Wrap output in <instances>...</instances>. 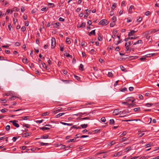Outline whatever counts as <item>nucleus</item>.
I'll list each match as a JSON object with an SVG mask.
<instances>
[{"label": "nucleus", "mask_w": 159, "mask_h": 159, "mask_svg": "<svg viewBox=\"0 0 159 159\" xmlns=\"http://www.w3.org/2000/svg\"><path fill=\"white\" fill-rule=\"evenodd\" d=\"M150 12L149 11H148L145 12V15L146 16H148L150 14Z\"/></svg>", "instance_id": "46"}, {"label": "nucleus", "mask_w": 159, "mask_h": 159, "mask_svg": "<svg viewBox=\"0 0 159 159\" xmlns=\"http://www.w3.org/2000/svg\"><path fill=\"white\" fill-rule=\"evenodd\" d=\"M82 56L83 57L85 58L86 57V53L85 52H82Z\"/></svg>", "instance_id": "52"}, {"label": "nucleus", "mask_w": 159, "mask_h": 159, "mask_svg": "<svg viewBox=\"0 0 159 159\" xmlns=\"http://www.w3.org/2000/svg\"><path fill=\"white\" fill-rule=\"evenodd\" d=\"M127 133V132L126 131H124L122 134L121 135V137H122L124 135H125Z\"/></svg>", "instance_id": "45"}, {"label": "nucleus", "mask_w": 159, "mask_h": 159, "mask_svg": "<svg viewBox=\"0 0 159 159\" xmlns=\"http://www.w3.org/2000/svg\"><path fill=\"white\" fill-rule=\"evenodd\" d=\"M134 111L136 112V111H140V107H137L135 108L134 109Z\"/></svg>", "instance_id": "28"}, {"label": "nucleus", "mask_w": 159, "mask_h": 159, "mask_svg": "<svg viewBox=\"0 0 159 159\" xmlns=\"http://www.w3.org/2000/svg\"><path fill=\"white\" fill-rule=\"evenodd\" d=\"M40 129H41L43 131H44L45 130H48L49 129V128L48 127H45L40 128Z\"/></svg>", "instance_id": "20"}, {"label": "nucleus", "mask_w": 159, "mask_h": 159, "mask_svg": "<svg viewBox=\"0 0 159 159\" xmlns=\"http://www.w3.org/2000/svg\"><path fill=\"white\" fill-rule=\"evenodd\" d=\"M121 112V111H119L118 109H115L113 112V114L114 115L116 116L118 115L119 114H120Z\"/></svg>", "instance_id": "4"}, {"label": "nucleus", "mask_w": 159, "mask_h": 159, "mask_svg": "<svg viewBox=\"0 0 159 159\" xmlns=\"http://www.w3.org/2000/svg\"><path fill=\"white\" fill-rule=\"evenodd\" d=\"M100 129H95L93 131V134H96L100 132Z\"/></svg>", "instance_id": "17"}, {"label": "nucleus", "mask_w": 159, "mask_h": 159, "mask_svg": "<svg viewBox=\"0 0 159 159\" xmlns=\"http://www.w3.org/2000/svg\"><path fill=\"white\" fill-rule=\"evenodd\" d=\"M95 30H92L89 34V35H90L91 34L95 35Z\"/></svg>", "instance_id": "29"}, {"label": "nucleus", "mask_w": 159, "mask_h": 159, "mask_svg": "<svg viewBox=\"0 0 159 159\" xmlns=\"http://www.w3.org/2000/svg\"><path fill=\"white\" fill-rule=\"evenodd\" d=\"M10 127L9 125H7L5 129L7 130L8 131L10 130Z\"/></svg>", "instance_id": "40"}, {"label": "nucleus", "mask_w": 159, "mask_h": 159, "mask_svg": "<svg viewBox=\"0 0 159 159\" xmlns=\"http://www.w3.org/2000/svg\"><path fill=\"white\" fill-rule=\"evenodd\" d=\"M114 121L113 119H111L110 120L109 124L110 125H112L114 123Z\"/></svg>", "instance_id": "27"}, {"label": "nucleus", "mask_w": 159, "mask_h": 159, "mask_svg": "<svg viewBox=\"0 0 159 159\" xmlns=\"http://www.w3.org/2000/svg\"><path fill=\"white\" fill-rule=\"evenodd\" d=\"M5 51V53L7 54H9L10 53V50H6Z\"/></svg>", "instance_id": "59"}, {"label": "nucleus", "mask_w": 159, "mask_h": 159, "mask_svg": "<svg viewBox=\"0 0 159 159\" xmlns=\"http://www.w3.org/2000/svg\"><path fill=\"white\" fill-rule=\"evenodd\" d=\"M24 127H25L27 128H29L30 126V125L28 124H24L23 125Z\"/></svg>", "instance_id": "34"}, {"label": "nucleus", "mask_w": 159, "mask_h": 159, "mask_svg": "<svg viewBox=\"0 0 159 159\" xmlns=\"http://www.w3.org/2000/svg\"><path fill=\"white\" fill-rule=\"evenodd\" d=\"M61 123L64 125H67L68 126H71L72 125L71 124L67 123L65 122H61Z\"/></svg>", "instance_id": "30"}, {"label": "nucleus", "mask_w": 159, "mask_h": 159, "mask_svg": "<svg viewBox=\"0 0 159 159\" xmlns=\"http://www.w3.org/2000/svg\"><path fill=\"white\" fill-rule=\"evenodd\" d=\"M60 23L59 22H56L54 24V26L53 27L56 28H57L59 26Z\"/></svg>", "instance_id": "15"}, {"label": "nucleus", "mask_w": 159, "mask_h": 159, "mask_svg": "<svg viewBox=\"0 0 159 159\" xmlns=\"http://www.w3.org/2000/svg\"><path fill=\"white\" fill-rule=\"evenodd\" d=\"M98 39L99 41H102V37L101 36H99L98 37Z\"/></svg>", "instance_id": "60"}, {"label": "nucleus", "mask_w": 159, "mask_h": 159, "mask_svg": "<svg viewBox=\"0 0 159 159\" xmlns=\"http://www.w3.org/2000/svg\"><path fill=\"white\" fill-rule=\"evenodd\" d=\"M62 71L63 73L65 75H66L67 73V71L66 70H63Z\"/></svg>", "instance_id": "64"}, {"label": "nucleus", "mask_w": 159, "mask_h": 159, "mask_svg": "<svg viewBox=\"0 0 159 159\" xmlns=\"http://www.w3.org/2000/svg\"><path fill=\"white\" fill-rule=\"evenodd\" d=\"M85 26V23L82 22L80 26H78V28H84Z\"/></svg>", "instance_id": "12"}, {"label": "nucleus", "mask_w": 159, "mask_h": 159, "mask_svg": "<svg viewBox=\"0 0 159 159\" xmlns=\"http://www.w3.org/2000/svg\"><path fill=\"white\" fill-rule=\"evenodd\" d=\"M108 76L109 77H112L113 75L111 72H108L107 74Z\"/></svg>", "instance_id": "35"}, {"label": "nucleus", "mask_w": 159, "mask_h": 159, "mask_svg": "<svg viewBox=\"0 0 159 159\" xmlns=\"http://www.w3.org/2000/svg\"><path fill=\"white\" fill-rule=\"evenodd\" d=\"M112 20L113 21V22H115L116 20V17L115 16H113L112 18Z\"/></svg>", "instance_id": "41"}, {"label": "nucleus", "mask_w": 159, "mask_h": 159, "mask_svg": "<svg viewBox=\"0 0 159 159\" xmlns=\"http://www.w3.org/2000/svg\"><path fill=\"white\" fill-rule=\"evenodd\" d=\"M66 43L69 44H70L71 43L70 38L68 37L66 38Z\"/></svg>", "instance_id": "19"}, {"label": "nucleus", "mask_w": 159, "mask_h": 159, "mask_svg": "<svg viewBox=\"0 0 159 159\" xmlns=\"http://www.w3.org/2000/svg\"><path fill=\"white\" fill-rule=\"evenodd\" d=\"M60 50L61 51H63V49L64 46L63 45H60Z\"/></svg>", "instance_id": "47"}, {"label": "nucleus", "mask_w": 159, "mask_h": 159, "mask_svg": "<svg viewBox=\"0 0 159 159\" xmlns=\"http://www.w3.org/2000/svg\"><path fill=\"white\" fill-rule=\"evenodd\" d=\"M131 147H127V148H126V149H125V152H128L129 151V150H131Z\"/></svg>", "instance_id": "24"}, {"label": "nucleus", "mask_w": 159, "mask_h": 159, "mask_svg": "<svg viewBox=\"0 0 159 159\" xmlns=\"http://www.w3.org/2000/svg\"><path fill=\"white\" fill-rule=\"evenodd\" d=\"M16 98V96H12V97L10 98L9 99L11 100H14Z\"/></svg>", "instance_id": "55"}, {"label": "nucleus", "mask_w": 159, "mask_h": 159, "mask_svg": "<svg viewBox=\"0 0 159 159\" xmlns=\"http://www.w3.org/2000/svg\"><path fill=\"white\" fill-rule=\"evenodd\" d=\"M115 25V22H113L111 23L110 24V26L111 27H113Z\"/></svg>", "instance_id": "37"}, {"label": "nucleus", "mask_w": 159, "mask_h": 159, "mask_svg": "<svg viewBox=\"0 0 159 159\" xmlns=\"http://www.w3.org/2000/svg\"><path fill=\"white\" fill-rule=\"evenodd\" d=\"M142 41L141 40H139L134 43V45L139 43H142Z\"/></svg>", "instance_id": "18"}, {"label": "nucleus", "mask_w": 159, "mask_h": 159, "mask_svg": "<svg viewBox=\"0 0 159 159\" xmlns=\"http://www.w3.org/2000/svg\"><path fill=\"white\" fill-rule=\"evenodd\" d=\"M22 61L25 64H27L29 62V61L25 57L22 59Z\"/></svg>", "instance_id": "11"}, {"label": "nucleus", "mask_w": 159, "mask_h": 159, "mask_svg": "<svg viewBox=\"0 0 159 159\" xmlns=\"http://www.w3.org/2000/svg\"><path fill=\"white\" fill-rule=\"evenodd\" d=\"M128 47L129 45H127V47L126 48V51H129V52H130L131 51V49H129Z\"/></svg>", "instance_id": "50"}, {"label": "nucleus", "mask_w": 159, "mask_h": 159, "mask_svg": "<svg viewBox=\"0 0 159 159\" xmlns=\"http://www.w3.org/2000/svg\"><path fill=\"white\" fill-rule=\"evenodd\" d=\"M20 45V43L18 42H16L15 44V45L17 46H19Z\"/></svg>", "instance_id": "56"}, {"label": "nucleus", "mask_w": 159, "mask_h": 159, "mask_svg": "<svg viewBox=\"0 0 159 159\" xmlns=\"http://www.w3.org/2000/svg\"><path fill=\"white\" fill-rule=\"evenodd\" d=\"M7 109L6 108L2 109L1 110V111L2 112L4 113L6 112L7 111Z\"/></svg>", "instance_id": "44"}, {"label": "nucleus", "mask_w": 159, "mask_h": 159, "mask_svg": "<svg viewBox=\"0 0 159 159\" xmlns=\"http://www.w3.org/2000/svg\"><path fill=\"white\" fill-rule=\"evenodd\" d=\"M126 139H127V138H126V137H124L121 139V142H124V141H125L126 140Z\"/></svg>", "instance_id": "51"}, {"label": "nucleus", "mask_w": 159, "mask_h": 159, "mask_svg": "<svg viewBox=\"0 0 159 159\" xmlns=\"http://www.w3.org/2000/svg\"><path fill=\"white\" fill-rule=\"evenodd\" d=\"M31 134L30 133H26L23 134V137H27L30 136Z\"/></svg>", "instance_id": "9"}, {"label": "nucleus", "mask_w": 159, "mask_h": 159, "mask_svg": "<svg viewBox=\"0 0 159 159\" xmlns=\"http://www.w3.org/2000/svg\"><path fill=\"white\" fill-rule=\"evenodd\" d=\"M56 42L55 38H52V48H54L56 46Z\"/></svg>", "instance_id": "2"}, {"label": "nucleus", "mask_w": 159, "mask_h": 159, "mask_svg": "<svg viewBox=\"0 0 159 159\" xmlns=\"http://www.w3.org/2000/svg\"><path fill=\"white\" fill-rule=\"evenodd\" d=\"M135 100V99H134L133 98H128L127 99V101L128 102H133Z\"/></svg>", "instance_id": "16"}, {"label": "nucleus", "mask_w": 159, "mask_h": 159, "mask_svg": "<svg viewBox=\"0 0 159 159\" xmlns=\"http://www.w3.org/2000/svg\"><path fill=\"white\" fill-rule=\"evenodd\" d=\"M94 50L93 49H92L90 51V53L91 54H94Z\"/></svg>", "instance_id": "58"}, {"label": "nucleus", "mask_w": 159, "mask_h": 159, "mask_svg": "<svg viewBox=\"0 0 159 159\" xmlns=\"http://www.w3.org/2000/svg\"><path fill=\"white\" fill-rule=\"evenodd\" d=\"M115 143V142L114 141L110 142L108 144V145L111 146Z\"/></svg>", "instance_id": "31"}, {"label": "nucleus", "mask_w": 159, "mask_h": 159, "mask_svg": "<svg viewBox=\"0 0 159 159\" xmlns=\"http://www.w3.org/2000/svg\"><path fill=\"white\" fill-rule=\"evenodd\" d=\"M49 114V113L48 112H45L42 114L43 116H46L48 115Z\"/></svg>", "instance_id": "42"}, {"label": "nucleus", "mask_w": 159, "mask_h": 159, "mask_svg": "<svg viewBox=\"0 0 159 159\" xmlns=\"http://www.w3.org/2000/svg\"><path fill=\"white\" fill-rule=\"evenodd\" d=\"M153 105V104L152 103H147L145 104V106L148 107H151Z\"/></svg>", "instance_id": "33"}, {"label": "nucleus", "mask_w": 159, "mask_h": 159, "mask_svg": "<svg viewBox=\"0 0 159 159\" xmlns=\"http://www.w3.org/2000/svg\"><path fill=\"white\" fill-rule=\"evenodd\" d=\"M138 57L137 56H129L128 58L130 59L131 60H133L136 59Z\"/></svg>", "instance_id": "13"}, {"label": "nucleus", "mask_w": 159, "mask_h": 159, "mask_svg": "<svg viewBox=\"0 0 159 159\" xmlns=\"http://www.w3.org/2000/svg\"><path fill=\"white\" fill-rule=\"evenodd\" d=\"M80 126L82 127V128H85L88 126V125L87 124H83L81 125Z\"/></svg>", "instance_id": "23"}, {"label": "nucleus", "mask_w": 159, "mask_h": 159, "mask_svg": "<svg viewBox=\"0 0 159 159\" xmlns=\"http://www.w3.org/2000/svg\"><path fill=\"white\" fill-rule=\"evenodd\" d=\"M42 65L43 67V68H45L47 67V66L46 65L45 63L43 62V63H42Z\"/></svg>", "instance_id": "62"}, {"label": "nucleus", "mask_w": 159, "mask_h": 159, "mask_svg": "<svg viewBox=\"0 0 159 159\" xmlns=\"http://www.w3.org/2000/svg\"><path fill=\"white\" fill-rule=\"evenodd\" d=\"M134 8V6L133 5H131L129 8V12L131 13L132 12V11H131L132 9Z\"/></svg>", "instance_id": "26"}, {"label": "nucleus", "mask_w": 159, "mask_h": 159, "mask_svg": "<svg viewBox=\"0 0 159 159\" xmlns=\"http://www.w3.org/2000/svg\"><path fill=\"white\" fill-rule=\"evenodd\" d=\"M61 81H62L63 82H65V83H66V84H68V83H69V82L70 80H61Z\"/></svg>", "instance_id": "39"}, {"label": "nucleus", "mask_w": 159, "mask_h": 159, "mask_svg": "<svg viewBox=\"0 0 159 159\" xmlns=\"http://www.w3.org/2000/svg\"><path fill=\"white\" fill-rule=\"evenodd\" d=\"M127 113V111H125L124 110L123 111H121V112L120 113V117H123L125 116L124 115L126 114Z\"/></svg>", "instance_id": "5"}, {"label": "nucleus", "mask_w": 159, "mask_h": 159, "mask_svg": "<svg viewBox=\"0 0 159 159\" xmlns=\"http://www.w3.org/2000/svg\"><path fill=\"white\" fill-rule=\"evenodd\" d=\"M30 118V116H25L22 117L21 118L22 119L21 120H29Z\"/></svg>", "instance_id": "7"}, {"label": "nucleus", "mask_w": 159, "mask_h": 159, "mask_svg": "<svg viewBox=\"0 0 159 159\" xmlns=\"http://www.w3.org/2000/svg\"><path fill=\"white\" fill-rule=\"evenodd\" d=\"M85 43L84 41H82L81 42L80 45L82 46H85Z\"/></svg>", "instance_id": "54"}, {"label": "nucleus", "mask_w": 159, "mask_h": 159, "mask_svg": "<svg viewBox=\"0 0 159 159\" xmlns=\"http://www.w3.org/2000/svg\"><path fill=\"white\" fill-rule=\"evenodd\" d=\"M108 24L107 20L106 19H103L101 20L99 22V24L100 25H107Z\"/></svg>", "instance_id": "1"}, {"label": "nucleus", "mask_w": 159, "mask_h": 159, "mask_svg": "<svg viewBox=\"0 0 159 159\" xmlns=\"http://www.w3.org/2000/svg\"><path fill=\"white\" fill-rule=\"evenodd\" d=\"M136 104H134V103H130V104H129H129H128V106L129 107H133L134 105H135Z\"/></svg>", "instance_id": "48"}, {"label": "nucleus", "mask_w": 159, "mask_h": 159, "mask_svg": "<svg viewBox=\"0 0 159 159\" xmlns=\"http://www.w3.org/2000/svg\"><path fill=\"white\" fill-rule=\"evenodd\" d=\"M139 98L140 99L142 100L143 99V96L141 94L139 95Z\"/></svg>", "instance_id": "61"}, {"label": "nucleus", "mask_w": 159, "mask_h": 159, "mask_svg": "<svg viewBox=\"0 0 159 159\" xmlns=\"http://www.w3.org/2000/svg\"><path fill=\"white\" fill-rule=\"evenodd\" d=\"M47 8L46 7H43L41 9V11H45L47 10Z\"/></svg>", "instance_id": "57"}, {"label": "nucleus", "mask_w": 159, "mask_h": 159, "mask_svg": "<svg viewBox=\"0 0 159 159\" xmlns=\"http://www.w3.org/2000/svg\"><path fill=\"white\" fill-rule=\"evenodd\" d=\"M137 38V37H136L135 36H134V37H128V38H127L126 39H124V41H126V42H127L129 39H135Z\"/></svg>", "instance_id": "8"}, {"label": "nucleus", "mask_w": 159, "mask_h": 159, "mask_svg": "<svg viewBox=\"0 0 159 159\" xmlns=\"http://www.w3.org/2000/svg\"><path fill=\"white\" fill-rule=\"evenodd\" d=\"M158 31H159V29H158L157 30H156V29H153L152 30V31H151V33H155Z\"/></svg>", "instance_id": "36"}, {"label": "nucleus", "mask_w": 159, "mask_h": 159, "mask_svg": "<svg viewBox=\"0 0 159 159\" xmlns=\"http://www.w3.org/2000/svg\"><path fill=\"white\" fill-rule=\"evenodd\" d=\"M116 4L115 3H113L111 8V10H113L115 9V8H116Z\"/></svg>", "instance_id": "32"}, {"label": "nucleus", "mask_w": 159, "mask_h": 159, "mask_svg": "<svg viewBox=\"0 0 159 159\" xmlns=\"http://www.w3.org/2000/svg\"><path fill=\"white\" fill-rule=\"evenodd\" d=\"M101 120L103 122H105L106 121V119L105 117H102L101 119Z\"/></svg>", "instance_id": "43"}, {"label": "nucleus", "mask_w": 159, "mask_h": 159, "mask_svg": "<svg viewBox=\"0 0 159 159\" xmlns=\"http://www.w3.org/2000/svg\"><path fill=\"white\" fill-rule=\"evenodd\" d=\"M23 19L25 20H26L27 19V16L26 15H24L23 16Z\"/></svg>", "instance_id": "53"}, {"label": "nucleus", "mask_w": 159, "mask_h": 159, "mask_svg": "<svg viewBox=\"0 0 159 159\" xmlns=\"http://www.w3.org/2000/svg\"><path fill=\"white\" fill-rule=\"evenodd\" d=\"M26 30V28L25 26H23L21 28V30L23 32H24Z\"/></svg>", "instance_id": "49"}, {"label": "nucleus", "mask_w": 159, "mask_h": 159, "mask_svg": "<svg viewBox=\"0 0 159 159\" xmlns=\"http://www.w3.org/2000/svg\"><path fill=\"white\" fill-rule=\"evenodd\" d=\"M12 27V26L11 25V24H9V25H8V27L9 29V30H10V31H11V28Z\"/></svg>", "instance_id": "63"}, {"label": "nucleus", "mask_w": 159, "mask_h": 159, "mask_svg": "<svg viewBox=\"0 0 159 159\" xmlns=\"http://www.w3.org/2000/svg\"><path fill=\"white\" fill-rule=\"evenodd\" d=\"M49 136L48 135H45L42 136L40 137L41 139H47L48 138Z\"/></svg>", "instance_id": "14"}, {"label": "nucleus", "mask_w": 159, "mask_h": 159, "mask_svg": "<svg viewBox=\"0 0 159 159\" xmlns=\"http://www.w3.org/2000/svg\"><path fill=\"white\" fill-rule=\"evenodd\" d=\"M39 143H40V145L41 146L48 145V143H44L42 142H39Z\"/></svg>", "instance_id": "25"}, {"label": "nucleus", "mask_w": 159, "mask_h": 159, "mask_svg": "<svg viewBox=\"0 0 159 159\" xmlns=\"http://www.w3.org/2000/svg\"><path fill=\"white\" fill-rule=\"evenodd\" d=\"M79 69L81 71H83L84 70V66L82 64L80 65Z\"/></svg>", "instance_id": "22"}, {"label": "nucleus", "mask_w": 159, "mask_h": 159, "mask_svg": "<svg viewBox=\"0 0 159 159\" xmlns=\"http://www.w3.org/2000/svg\"><path fill=\"white\" fill-rule=\"evenodd\" d=\"M120 68L121 69V70L124 72H126L127 70H126L125 68L123 66H120Z\"/></svg>", "instance_id": "21"}, {"label": "nucleus", "mask_w": 159, "mask_h": 159, "mask_svg": "<svg viewBox=\"0 0 159 159\" xmlns=\"http://www.w3.org/2000/svg\"><path fill=\"white\" fill-rule=\"evenodd\" d=\"M17 121L14 120H11L10 122L11 123H12L13 125L16 127L17 128H18L19 126V125L16 122Z\"/></svg>", "instance_id": "3"}, {"label": "nucleus", "mask_w": 159, "mask_h": 159, "mask_svg": "<svg viewBox=\"0 0 159 159\" xmlns=\"http://www.w3.org/2000/svg\"><path fill=\"white\" fill-rule=\"evenodd\" d=\"M137 31H135L134 30H131L129 32V33L128 34V36L129 37H130L131 36H132L133 34L136 32Z\"/></svg>", "instance_id": "6"}, {"label": "nucleus", "mask_w": 159, "mask_h": 159, "mask_svg": "<svg viewBox=\"0 0 159 159\" xmlns=\"http://www.w3.org/2000/svg\"><path fill=\"white\" fill-rule=\"evenodd\" d=\"M142 18L141 17H139V18L137 20V22H140L142 20Z\"/></svg>", "instance_id": "38"}, {"label": "nucleus", "mask_w": 159, "mask_h": 159, "mask_svg": "<svg viewBox=\"0 0 159 159\" xmlns=\"http://www.w3.org/2000/svg\"><path fill=\"white\" fill-rule=\"evenodd\" d=\"M122 154V153L121 152H117L116 153H115L113 156L114 157H117V156H121Z\"/></svg>", "instance_id": "10"}]
</instances>
